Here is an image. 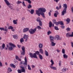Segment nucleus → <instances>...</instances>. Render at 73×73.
<instances>
[{"instance_id":"nucleus-1","label":"nucleus","mask_w":73,"mask_h":73,"mask_svg":"<svg viewBox=\"0 0 73 73\" xmlns=\"http://www.w3.org/2000/svg\"><path fill=\"white\" fill-rule=\"evenodd\" d=\"M46 12V9L44 8H39L38 10L36 11V13L38 16H40V15H41L44 19H45V14L43 12Z\"/></svg>"},{"instance_id":"nucleus-2","label":"nucleus","mask_w":73,"mask_h":73,"mask_svg":"<svg viewBox=\"0 0 73 73\" xmlns=\"http://www.w3.org/2000/svg\"><path fill=\"white\" fill-rule=\"evenodd\" d=\"M63 8H64V9L62 13V16H64V14L66 13V10H67V8H68L67 5L66 4H63Z\"/></svg>"},{"instance_id":"nucleus-3","label":"nucleus","mask_w":73,"mask_h":73,"mask_svg":"<svg viewBox=\"0 0 73 73\" xmlns=\"http://www.w3.org/2000/svg\"><path fill=\"white\" fill-rule=\"evenodd\" d=\"M36 28H35L34 29H31L29 30V33H30V34L33 35V34H34V33H35L36 32Z\"/></svg>"},{"instance_id":"nucleus-4","label":"nucleus","mask_w":73,"mask_h":73,"mask_svg":"<svg viewBox=\"0 0 73 73\" xmlns=\"http://www.w3.org/2000/svg\"><path fill=\"white\" fill-rule=\"evenodd\" d=\"M29 55L30 56V57H31V58H35L37 59V57L36 56V53H34L33 54V53L30 52L29 54Z\"/></svg>"},{"instance_id":"nucleus-5","label":"nucleus","mask_w":73,"mask_h":73,"mask_svg":"<svg viewBox=\"0 0 73 73\" xmlns=\"http://www.w3.org/2000/svg\"><path fill=\"white\" fill-rule=\"evenodd\" d=\"M27 58H26V57H25V62H21V63L22 64H24V65L25 67L27 66Z\"/></svg>"},{"instance_id":"nucleus-6","label":"nucleus","mask_w":73,"mask_h":73,"mask_svg":"<svg viewBox=\"0 0 73 73\" xmlns=\"http://www.w3.org/2000/svg\"><path fill=\"white\" fill-rule=\"evenodd\" d=\"M50 62H51L52 64H51V66H50V68H51V69H53V70H56L57 68H56V67H53L52 66H53L54 64V62L53 61V60H51Z\"/></svg>"},{"instance_id":"nucleus-7","label":"nucleus","mask_w":73,"mask_h":73,"mask_svg":"<svg viewBox=\"0 0 73 73\" xmlns=\"http://www.w3.org/2000/svg\"><path fill=\"white\" fill-rule=\"evenodd\" d=\"M66 36L67 37H73V32H72L71 35H70L69 33H67L66 34Z\"/></svg>"},{"instance_id":"nucleus-8","label":"nucleus","mask_w":73,"mask_h":73,"mask_svg":"<svg viewBox=\"0 0 73 73\" xmlns=\"http://www.w3.org/2000/svg\"><path fill=\"white\" fill-rule=\"evenodd\" d=\"M28 37H29V36L28 35H24L23 38L25 39V41H27L28 40Z\"/></svg>"},{"instance_id":"nucleus-9","label":"nucleus","mask_w":73,"mask_h":73,"mask_svg":"<svg viewBox=\"0 0 73 73\" xmlns=\"http://www.w3.org/2000/svg\"><path fill=\"white\" fill-rule=\"evenodd\" d=\"M0 48L1 50H3V49H5V44L3 43L2 46L0 47Z\"/></svg>"},{"instance_id":"nucleus-10","label":"nucleus","mask_w":73,"mask_h":73,"mask_svg":"<svg viewBox=\"0 0 73 73\" xmlns=\"http://www.w3.org/2000/svg\"><path fill=\"white\" fill-rule=\"evenodd\" d=\"M12 71V70L11 68H8L7 69V73H9L10 72H11Z\"/></svg>"},{"instance_id":"nucleus-11","label":"nucleus","mask_w":73,"mask_h":73,"mask_svg":"<svg viewBox=\"0 0 73 73\" xmlns=\"http://www.w3.org/2000/svg\"><path fill=\"white\" fill-rule=\"evenodd\" d=\"M55 38H57V40H61V38H60V36L59 35H56L55 36Z\"/></svg>"},{"instance_id":"nucleus-12","label":"nucleus","mask_w":73,"mask_h":73,"mask_svg":"<svg viewBox=\"0 0 73 73\" xmlns=\"http://www.w3.org/2000/svg\"><path fill=\"white\" fill-rule=\"evenodd\" d=\"M5 3H6V4L8 5V6H9V5H10V3L7 0H4Z\"/></svg>"},{"instance_id":"nucleus-13","label":"nucleus","mask_w":73,"mask_h":73,"mask_svg":"<svg viewBox=\"0 0 73 73\" xmlns=\"http://www.w3.org/2000/svg\"><path fill=\"white\" fill-rule=\"evenodd\" d=\"M9 44L10 46H13V47H16V45H15L13 43H9Z\"/></svg>"},{"instance_id":"nucleus-14","label":"nucleus","mask_w":73,"mask_h":73,"mask_svg":"<svg viewBox=\"0 0 73 73\" xmlns=\"http://www.w3.org/2000/svg\"><path fill=\"white\" fill-rule=\"evenodd\" d=\"M50 41H51V42L54 41V40H53V36H50Z\"/></svg>"},{"instance_id":"nucleus-15","label":"nucleus","mask_w":73,"mask_h":73,"mask_svg":"<svg viewBox=\"0 0 73 73\" xmlns=\"http://www.w3.org/2000/svg\"><path fill=\"white\" fill-rule=\"evenodd\" d=\"M66 21V22H67L66 24H69V23H70V19L67 18Z\"/></svg>"},{"instance_id":"nucleus-16","label":"nucleus","mask_w":73,"mask_h":73,"mask_svg":"<svg viewBox=\"0 0 73 73\" xmlns=\"http://www.w3.org/2000/svg\"><path fill=\"white\" fill-rule=\"evenodd\" d=\"M29 30V28H26L23 29V32H27V31H28Z\"/></svg>"},{"instance_id":"nucleus-17","label":"nucleus","mask_w":73,"mask_h":73,"mask_svg":"<svg viewBox=\"0 0 73 73\" xmlns=\"http://www.w3.org/2000/svg\"><path fill=\"white\" fill-rule=\"evenodd\" d=\"M39 52L41 54H44V52L43 51V50L42 49L40 48L39 49Z\"/></svg>"},{"instance_id":"nucleus-18","label":"nucleus","mask_w":73,"mask_h":73,"mask_svg":"<svg viewBox=\"0 0 73 73\" xmlns=\"http://www.w3.org/2000/svg\"><path fill=\"white\" fill-rule=\"evenodd\" d=\"M59 7V8H58V6H57L56 7V9H57V10H59V9H61V4H60Z\"/></svg>"},{"instance_id":"nucleus-19","label":"nucleus","mask_w":73,"mask_h":73,"mask_svg":"<svg viewBox=\"0 0 73 73\" xmlns=\"http://www.w3.org/2000/svg\"><path fill=\"white\" fill-rule=\"evenodd\" d=\"M51 45H52V46H55V45H56V43H54L53 41L51 42Z\"/></svg>"},{"instance_id":"nucleus-20","label":"nucleus","mask_w":73,"mask_h":73,"mask_svg":"<svg viewBox=\"0 0 73 73\" xmlns=\"http://www.w3.org/2000/svg\"><path fill=\"white\" fill-rule=\"evenodd\" d=\"M45 54L46 55V56H49V54H48V52L46 50H45Z\"/></svg>"},{"instance_id":"nucleus-21","label":"nucleus","mask_w":73,"mask_h":73,"mask_svg":"<svg viewBox=\"0 0 73 73\" xmlns=\"http://www.w3.org/2000/svg\"><path fill=\"white\" fill-rule=\"evenodd\" d=\"M38 46L40 48H42L43 46V45L41 43H40L39 44Z\"/></svg>"},{"instance_id":"nucleus-22","label":"nucleus","mask_w":73,"mask_h":73,"mask_svg":"<svg viewBox=\"0 0 73 73\" xmlns=\"http://www.w3.org/2000/svg\"><path fill=\"white\" fill-rule=\"evenodd\" d=\"M23 1H28V3L29 4H31L32 2L31 1V0H23Z\"/></svg>"},{"instance_id":"nucleus-23","label":"nucleus","mask_w":73,"mask_h":73,"mask_svg":"<svg viewBox=\"0 0 73 73\" xmlns=\"http://www.w3.org/2000/svg\"><path fill=\"white\" fill-rule=\"evenodd\" d=\"M27 8L28 9H30V8H32V5L30 4H29L27 5Z\"/></svg>"},{"instance_id":"nucleus-24","label":"nucleus","mask_w":73,"mask_h":73,"mask_svg":"<svg viewBox=\"0 0 73 73\" xmlns=\"http://www.w3.org/2000/svg\"><path fill=\"white\" fill-rule=\"evenodd\" d=\"M13 37L14 38H16V39H17V38H18V37L16 35H14L13 36Z\"/></svg>"},{"instance_id":"nucleus-25","label":"nucleus","mask_w":73,"mask_h":73,"mask_svg":"<svg viewBox=\"0 0 73 73\" xmlns=\"http://www.w3.org/2000/svg\"><path fill=\"white\" fill-rule=\"evenodd\" d=\"M39 58L40 60H42L43 59V57H42V56L40 54H39Z\"/></svg>"},{"instance_id":"nucleus-26","label":"nucleus","mask_w":73,"mask_h":73,"mask_svg":"<svg viewBox=\"0 0 73 73\" xmlns=\"http://www.w3.org/2000/svg\"><path fill=\"white\" fill-rule=\"evenodd\" d=\"M52 26V23L51 21H50L49 23V27L51 28Z\"/></svg>"},{"instance_id":"nucleus-27","label":"nucleus","mask_w":73,"mask_h":73,"mask_svg":"<svg viewBox=\"0 0 73 73\" xmlns=\"http://www.w3.org/2000/svg\"><path fill=\"white\" fill-rule=\"evenodd\" d=\"M59 24H60L61 25H63L64 23H63V22L62 21H59L58 22Z\"/></svg>"},{"instance_id":"nucleus-28","label":"nucleus","mask_w":73,"mask_h":73,"mask_svg":"<svg viewBox=\"0 0 73 73\" xmlns=\"http://www.w3.org/2000/svg\"><path fill=\"white\" fill-rule=\"evenodd\" d=\"M10 66H11V67H13V68H16V66H15V65H14L13 64H10Z\"/></svg>"},{"instance_id":"nucleus-29","label":"nucleus","mask_w":73,"mask_h":73,"mask_svg":"<svg viewBox=\"0 0 73 73\" xmlns=\"http://www.w3.org/2000/svg\"><path fill=\"white\" fill-rule=\"evenodd\" d=\"M68 56L66 55V54H63V57L64 58H68Z\"/></svg>"},{"instance_id":"nucleus-30","label":"nucleus","mask_w":73,"mask_h":73,"mask_svg":"<svg viewBox=\"0 0 73 73\" xmlns=\"http://www.w3.org/2000/svg\"><path fill=\"white\" fill-rule=\"evenodd\" d=\"M30 13L32 15L34 13V10L33 9H31V11H30Z\"/></svg>"},{"instance_id":"nucleus-31","label":"nucleus","mask_w":73,"mask_h":73,"mask_svg":"<svg viewBox=\"0 0 73 73\" xmlns=\"http://www.w3.org/2000/svg\"><path fill=\"white\" fill-rule=\"evenodd\" d=\"M5 31H6V32H8V29L7 28V26H5Z\"/></svg>"},{"instance_id":"nucleus-32","label":"nucleus","mask_w":73,"mask_h":73,"mask_svg":"<svg viewBox=\"0 0 73 73\" xmlns=\"http://www.w3.org/2000/svg\"><path fill=\"white\" fill-rule=\"evenodd\" d=\"M13 48L12 47V46H10L9 47V50H13Z\"/></svg>"},{"instance_id":"nucleus-33","label":"nucleus","mask_w":73,"mask_h":73,"mask_svg":"<svg viewBox=\"0 0 73 73\" xmlns=\"http://www.w3.org/2000/svg\"><path fill=\"white\" fill-rule=\"evenodd\" d=\"M21 72H25V69L24 68L21 69Z\"/></svg>"},{"instance_id":"nucleus-34","label":"nucleus","mask_w":73,"mask_h":73,"mask_svg":"<svg viewBox=\"0 0 73 73\" xmlns=\"http://www.w3.org/2000/svg\"><path fill=\"white\" fill-rule=\"evenodd\" d=\"M8 29H13V27L12 26H10L8 28Z\"/></svg>"},{"instance_id":"nucleus-35","label":"nucleus","mask_w":73,"mask_h":73,"mask_svg":"<svg viewBox=\"0 0 73 73\" xmlns=\"http://www.w3.org/2000/svg\"><path fill=\"white\" fill-rule=\"evenodd\" d=\"M13 22L14 24L16 25L17 24V22L16 21V20H13Z\"/></svg>"},{"instance_id":"nucleus-36","label":"nucleus","mask_w":73,"mask_h":73,"mask_svg":"<svg viewBox=\"0 0 73 73\" xmlns=\"http://www.w3.org/2000/svg\"><path fill=\"white\" fill-rule=\"evenodd\" d=\"M24 39H23V38H22L20 39V41L21 42V43H22V42H23L24 41Z\"/></svg>"},{"instance_id":"nucleus-37","label":"nucleus","mask_w":73,"mask_h":73,"mask_svg":"<svg viewBox=\"0 0 73 73\" xmlns=\"http://www.w3.org/2000/svg\"><path fill=\"white\" fill-rule=\"evenodd\" d=\"M17 4H21V3H22V2H21V1H18L17 2Z\"/></svg>"},{"instance_id":"nucleus-38","label":"nucleus","mask_w":73,"mask_h":73,"mask_svg":"<svg viewBox=\"0 0 73 73\" xmlns=\"http://www.w3.org/2000/svg\"><path fill=\"white\" fill-rule=\"evenodd\" d=\"M62 53L63 54H65V49H62Z\"/></svg>"},{"instance_id":"nucleus-39","label":"nucleus","mask_w":73,"mask_h":73,"mask_svg":"<svg viewBox=\"0 0 73 73\" xmlns=\"http://www.w3.org/2000/svg\"><path fill=\"white\" fill-rule=\"evenodd\" d=\"M39 23L40 26H42V22H41V21H40V22H39Z\"/></svg>"},{"instance_id":"nucleus-40","label":"nucleus","mask_w":73,"mask_h":73,"mask_svg":"<svg viewBox=\"0 0 73 73\" xmlns=\"http://www.w3.org/2000/svg\"><path fill=\"white\" fill-rule=\"evenodd\" d=\"M36 21H38L39 22H40V21H41L40 20V18L38 17V18L36 19Z\"/></svg>"},{"instance_id":"nucleus-41","label":"nucleus","mask_w":73,"mask_h":73,"mask_svg":"<svg viewBox=\"0 0 73 73\" xmlns=\"http://www.w3.org/2000/svg\"><path fill=\"white\" fill-rule=\"evenodd\" d=\"M28 69L29 70H31V66H29V65H28Z\"/></svg>"},{"instance_id":"nucleus-42","label":"nucleus","mask_w":73,"mask_h":73,"mask_svg":"<svg viewBox=\"0 0 73 73\" xmlns=\"http://www.w3.org/2000/svg\"><path fill=\"white\" fill-rule=\"evenodd\" d=\"M21 48L23 51H25V47L23 46Z\"/></svg>"},{"instance_id":"nucleus-43","label":"nucleus","mask_w":73,"mask_h":73,"mask_svg":"<svg viewBox=\"0 0 73 73\" xmlns=\"http://www.w3.org/2000/svg\"><path fill=\"white\" fill-rule=\"evenodd\" d=\"M0 30L1 31H5V30H4V27L0 28Z\"/></svg>"},{"instance_id":"nucleus-44","label":"nucleus","mask_w":73,"mask_h":73,"mask_svg":"<svg viewBox=\"0 0 73 73\" xmlns=\"http://www.w3.org/2000/svg\"><path fill=\"white\" fill-rule=\"evenodd\" d=\"M62 72H66V68H63L62 70Z\"/></svg>"},{"instance_id":"nucleus-45","label":"nucleus","mask_w":73,"mask_h":73,"mask_svg":"<svg viewBox=\"0 0 73 73\" xmlns=\"http://www.w3.org/2000/svg\"><path fill=\"white\" fill-rule=\"evenodd\" d=\"M22 4L23 6H24V7H26V6L25 5V2L24 1H23Z\"/></svg>"},{"instance_id":"nucleus-46","label":"nucleus","mask_w":73,"mask_h":73,"mask_svg":"<svg viewBox=\"0 0 73 73\" xmlns=\"http://www.w3.org/2000/svg\"><path fill=\"white\" fill-rule=\"evenodd\" d=\"M25 51H23V52L21 53V54L23 56H24L25 54Z\"/></svg>"},{"instance_id":"nucleus-47","label":"nucleus","mask_w":73,"mask_h":73,"mask_svg":"<svg viewBox=\"0 0 73 73\" xmlns=\"http://www.w3.org/2000/svg\"><path fill=\"white\" fill-rule=\"evenodd\" d=\"M51 33V31H49L48 32H47V34L48 35H49Z\"/></svg>"},{"instance_id":"nucleus-48","label":"nucleus","mask_w":73,"mask_h":73,"mask_svg":"<svg viewBox=\"0 0 73 73\" xmlns=\"http://www.w3.org/2000/svg\"><path fill=\"white\" fill-rule=\"evenodd\" d=\"M61 61H59V66H61Z\"/></svg>"},{"instance_id":"nucleus-49","label":"nucleus","mask_w":73,"mask_h":73,"mask_svg":"<svg viewBox=\"0 0 73 73\" xmlns=\"http://www.w3.org/2000/svg\"><path fill=\"white\" fill-rule=\"evenodd\" d=\"M36 53V54H38V55H39V54H40V52H39L37 51L36 52V53Z\"/></svg>"},{"instance_id":"nucleus-50","label":"nucleus","mask_w":73,"mask_h":73,"mask_svg":"<svg viewBox=\"0 0 73 73\" xmlns=\"http://www.w3.org/2000/svg\"><path fill=\"white\" fill-rule=\"evenodd\" d=\"M66 30L67 31H69L70 30V28L68 27L66 29Z\"/></svg>"},{"instance_id":"nucleus-51","label":"nucleus","mask_w":73,"mask_h":73,"mask_svg":"<svg viewBox=\"0 0 73 73\" xmlns=\"http://www.w3.org/2000/svg\"><path fill=\"white\" fill-rule=\"evenodd\" d=\"M55 30H58V29H58V27H57V26H55Z\"/></svg>"},{"instance_id":"nucleus-52","label":"nucleus","mask_w":73,"mask_h":73,"mask_svg":"<svg viewBox=\"0 0 73 73\" xmlns=\"http://www.w3.org/2000/svg\"><path fill=\"white\" fill-rule=\"evenodd\" d=\"M52 22L54 24H55L56 22V20L53 19L52 20Z\"/></svg>"},{"instance_id":"nucleus-53","label":"nucleus","mask_w":73,"mask_h":73,"mask_svg":"<svg viewBox=\"0 0 73 73\" xmlns=\"http://www.w3.org/2000/svg\"><path fill=\"white\" fill-rule=\"evenodd\" d=\"M18 73H21V71L19 69H18L17 70Z\"/></svg>"},{"instance_id":"nucleus-54","label":"nucleus","mask_w":73,"mask_h":73,"mask_svg":"<svg viewBox=\"0 0 73 73\" xmlns=\"http://www.w3.org/2000/svg\"><path fill=\"white\" fill-rule=\"evenodd\" d=\"M37 29H41V27H40V26H37Z\"/></svg>"},{"instance_id":"nucleus-55","label":"nucleus","mask_w":73,"mask_h":73,"mask_svg":"<svg viewBox=\"0 0 73 73\" xmlns=\"http://www.w3.org/2000/svg\"><path fill=\"white\" fill-rule=\"evenodd\" d=\"M15 58L16 60H18V59H19V56H18L16 55L15 56Z\"/></svg>"},{"instance_id":"nucleus-56","label":"nucleus","mask_w":73,"mask_h":73,"mask_svg":"<svg viewBox=\"0 0 73 73\" xmlns=\"http://www.w3.org/2000/svg\"><path fill=\"white\" fill-rule=\"evenodd\" d=\"M17 46H18V47L19 48H21V46L19 44H18L17 45Z\"/></svg>"},{"instance_id":"nucleus-57","label":"nucleus","mask_w":73,"mask_h":73,"mask_svg":"<svg viewBox=\"0 0 73 73\" xmlns=\"http://www.w3.org/2000/svg\"><path fill=\"white\" fill-rule=\"evenodd\" d=\"M57 14V15L59 14V13H58V11H56L55 12Z\"/></svg>"},{"instance_id":"nucleus-58","label":"nucleus","mask_w":73,"mask_h":73,"mask_svg":"<svg viewBox=\"0 0 73 73\" xmlns=\"http://www.w3.org/2000/svg\"><path fill=\"white\" fill-rule=\"evenodd\" d=\"M54 24H55L56 25H58L59 24V23H58H58L56 22Z\"/></svg>"},{"instance_id":"nucleus-59","label":"nucleus","mask_w":73,"mask_h":73,"mask_svg":"<svg viewBox=\"0 0 73 73\" xmlns=\"http://www.w3.org/2000/svg\"><path fill=\"white\" fill-rule=\"evenodd\" d=\"M57 14L56 13H55L54 14V17H57Z\"/></svg>"},{"instance_id":"nucleus-60","label":"nucleus","mask_w":73,"mask_h":73,"mask_svg":"<svg viewBox=\"0 0 73 73\" xmlns=\"http://www.w3.org/2000/svg\"><path fill=\"white\" fill-rule=\"evenodd\" d=\"M0 66L1 67V66H3V64H2V63L0 61Z\"/></svg>"},{"instance_id":"nucleus-61","label":"nucleus","mask_w":73,"mask_h":73,"mask_svg":"<svg viewBox=\"0 0 73 73\" xmlns=\"http://www.w3.org/2000/svg\"><path fill=\"white\" fill-rule=\"evenodd\" d=\"M71 44L72 47L73 48V42H71Z\"/></svg>"},{"instance_id":"nucleus-62","label":"nucleus","mask_w":73,"mask_h":73,"mask_svg":"<svg viewBox=\"0 0 73 73\" xmlns=\"http://www.w3.org/2000/svg\"><path fill=\"white\" fill-rule=\"evenodd\" d=\"M60 0H54V1H56V3H58V1H59Z\"/></svg>"},{"instance_id":"nucleus-63","label":"nucleus","mask_w":73,"mask_h":73,"mask_svg":"<svg viewBox=\"0 0 73 73\" xmlns=\"http://www.w3.org/2000/svg\"><path fill=\"white\" fill-rule=\"evenodd\" d=\"M61 27L62 28V29H64V28H65V26H64V25L62 26H61Z\"/></svg>"},{"instance_id":"nucleus-64","label":"nucleus","mask_w":73,"mask_h":73,"mask_svg":"<svg viewBox=\"0 0 73 73\" xmlns=\"http://www.w3.org/2000/svg\"><path fill=\"white\" fill-rule=\"evenodd\" d=\"M70 64L71 65H73V62L72 61H71Z\"/></svg>"}]
</instances>
